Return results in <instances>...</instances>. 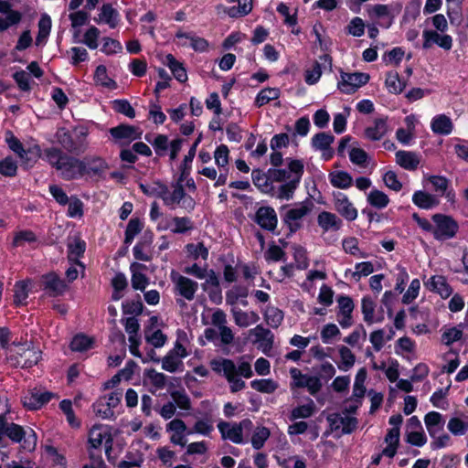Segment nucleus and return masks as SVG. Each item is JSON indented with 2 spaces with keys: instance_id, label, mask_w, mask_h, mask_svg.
<instances>
[{
  "instance_id": "28",
  "label": "nucleus",
  "mask_w": 468,
  "mask_h": 468,
  "mask_svg": "<svg viewBox=\"0 0 468 468\" xmlns=\"http://www.w3.org/2000/svg\"><path fill=\"white\" fill-rule=\"evenodd\" d=\"M118 17L119 14L116 9H114L112 5L104 4L99 14V22H103L111 28H115L118 25Z\"/></svg>"
},
{
  "instance_id": "12",
  "label": "nucleus",
  "mask_w": 468,
  "mask_h": 468,
  "mask_svg": "<svg viewBox=\"0 0 468 468\" xmlns=\"http://www.w3.org/2000/svg\"><path fill=\"white\" fill-rule=\"evenodd\" d=\"M172 281L175 283V292L184 299L192 301L195 299L196 292L198 290V283L190 278L183 275H172Z\"/></svg>"
},
{
  "instance_id": "20",
  "label": "nucleus",
  "mask_w": 468,
  "mask_h": 468,
  "mask_svg": "<svg viewBox=\"0 0 468 468\" xmlns=\"http://www.w3.org/2000/svg\"><path fill=\"white\" fill-rule=\"evenodd\" d=\"M317 223L324 232L337 231L343 226V221L335 214L322 211L317 217Z\"/></svg>"
},
{
  "instance_id": "57",
  "label": "nucleus",
  "mask_w": 468,
  "mask_h": 468,
  "mask_svg": "<svg viewBox=\"0 0 468 468\" xmlns=\"http://www.w3.org/2000/svg\"><path fill=\"white\" fill-rule=\"evenodd\" d=\"M122 322L125 328V332L129 335V341H133L134 339H141V336L139 335L140 324L135 317H128L125 320H122Z\"/></svg>"
},
{
  "instance_id": "30",
  "label": "nucleus",
  "mask_w": 468,
  "mask_h": 468,
  "mask_svg": "<svg viewBox=\"0 0 468 468\" xmlns=\"http://www.w3.org/2000/svg\"><path fill=\"white\" fill-rule=\"evenodd\" d=\"M413 203L423 209L431 208L439 204L438 199L424 191H416L412 197Z\"/></svg>"
},
{
  "instance_id": "63",
  "label": "nucleus",
  "mask_w": 468,
  "mask_h": 468,
  "mask_svg": "<svg viewBox=\"0 0 468 468\" xmlns=\"http://www.w3.org/2000/svg\"><path fill=\"white\" fill-rule=\"evenodd\" d=\"M37 240L35 233L31 230H21L15 234L13 239L14 247L23 246L26 242L31 243Z\"/></svg>"
},
{
  "instance_id": "17",
  "label": "nucleus",
  "mask_w": 468,
  "mask_h": 468,
  "mask_svg": "<svg viewBox=\"0 0 468 468\" xmlns=\"http://www.w3.org/2000/svg\"><path fill=\"white\" fill-rule=\"evenodd\" d=\"M422 37L424 38L423 48L428 49L433 44L438 45L440 48L450 50L452 46V38L449 35H441L437 31L424 30Z\"/></svg>"
},
{
  "instance_id": "4",
  "label": "nucleus",
  "mask_w": 468,
  "mask_h": 468,
  "mask_svg": "<svg viewBox=\"0 0 468 468\" xmlns=\"http://www.w3.org/2000/svg\"><path fill=\"white\" fill-rule=\"evenodd\" d=\"M209 364L214 372L226 378L232 393L242 390L246 387L245 382L237 376V368L233 360L220 357L212 359Z\"/></svg>"
},
{
  "instance_id": "33",
  "label": "nucleus",
  "mask_w": 468,
  "mask_h": 468,
  "mask_svg": "<svg viewBox=\"0 0 468 468\" xmlns=\"http://www.w3.org/2000/svg\"><path fill=\"white\" fill-rule=\"evenodd\" d=\"M238 3V6H231L226 10L230 17H239L248 15L252 9V0H229Z\"/></svg>"
},
{
  "instance_id": "49",
  "label": "nucleus",
  "mask_w": 468,
  "mask_h": 468,
  "mask_svg": "<svg viewBox=\"0 0 468 468\" xmlns=\"http://www.w3.org/2000/svg\"><path fill=\"white\" fill-rule=\"evenodd\" d=\"M28 281H20L14 286V302L16 305L24 304L28 297Z\"/></svg>"
},
{
  "instance_id": "16",
  "label": "nucleus",
  "mask_w": 468,
  "mask_h": 468,
  "mask_svg": "<svg viewBox=\"0 0 468 468\" xmlns=\"http://www.w3.org/2000/svg\"><path fill=\"white\" fill-rule=\"evenodd\" d=\"M255 222L263 229L273 232L278 219L275 210L271 207H261L255 214Z\"/></svg>"
},
{
  "instance_id": "51",
  "label": "nucleus",
  "mask_w": 468,
  "mask_h": 468,
  "mask_svg": "<svg viewBox=\"0 0 468 468\" xmlns=\"http://www.w3.org/2000/svg\"><path fill=\"white\" fill-rule=\"evenodd\" d=\"M299 184L298 176L296 178H292L290 181L280 186L278 189L277 197L280 199L289 200L292 197L294 190L297 188Z\"/></svg>"
},
{
  "instance_id": "14",
  "label": "nucleus",
  "mask_w": 468,
  "mask_h": 468,
  "mask_svg": "<svg viewBox=\"0 0 468 468\" xmlns=\"http://www.w3.org/2000/svg\"><path fill=\"white\" fill-rule=\"evenodd\" d=\"M334 205L335 210L346 220L353 221L356 218L357 210L344 193L334 194Z\"/></svg>"
},
{
  "instance_id": "6",
  "label": "nucleus",
  "mask_w": 468,
  "mask_h": 468,
  "mask_svg": "<svg viewBox=\"0 0 468 468\" xmlns=\"http://www.w3.org/2000/svg\"><path fill=\"white\" fill-rule=\"evenodd\" d=\"M252 428V421L250 419H244L239 423H229L227 421H220L218 424V429L221 433L223 440H229L230 441L240 444L243 443V430L250 431Z\"/></svg>"
},
{
  "instance_id": "19",
  "label": "nucleus",
  "mask_w": 468,
  "mask_h": 468,
  "mask_svg": "<svg viewBox=\"0 0 468 468\" xmlns=\"http://www.w3.org/2000/svg\"><path fill=\"white\" fill-rule=\"evenodd\" d=\"M43 289L48 292L49 296H58L62 294L67 285L56 273L50 272L42 276Z\"/></svg>"
},
{
  "instance_id": "11",
  "label": "nucleus",
  "mask_w": 468,
  "mask_h": 468,
  "mask_svg": "<svg viewBox=\"0 0 468 468\" xmlns=\"http://www.w3.org/2000/svg\"><path fill=\"white\" fill-rule=\"evenodd\" d=\"M369 75L362 72L341 73V81L338 83L339 90L346 94L355 92L358 88L367 83Z\"/></svg>"
},
{
  "instance_id": "46",
  "label": "nucleus",
  "mask_w": 468,
  "mask_h": 468,
  "mask_svg": "<svg viewBox=\"0 0 468 468\" xmlns=\"http://www.w3.org/2000/svg\"><path fill=\"white\" fill-rule=\"evenodd\" d=\"M145 139L153 145L154 152L157 155L164 156L166 154L170 144L168 137L166 135L158 134L155 136L154 141H151L149 139V136L146 135Z\"/></svg>"
},
{
  "instance_id": "29",
  "label": "nucleus",
  "mask_w": 468,
  "mask_h": 468,
  "mask_svg": "<svg viewBox=\"0 0 468 468\" xmlns=\"http://www.w3.org/2000/svg\"><path fill=\"white\" fill-rule=\"evenodd\" d=\"M145 268L143 264L133 262L131 265L132 286L135 290L144 291L148 284V278L139 271V270Z\"/></svg>"
},
{
  "instance_id": "58",
  "label": "nucleus",
  "mask_w": 468,
  "mask_h": 468,
  "mask_svg": "<svg viewBox=\"0 0 468 468\" xmlns=\"http://www.w3.org/2000/svg\"><path fill=\"white\" fill-rule=\"evenodd\" d=\"M368 14L370 16L377 18L389 17L390 20L387 27H389L392 23L393 16L391 15V7L388 5H375L368 10Z\"/></svg>"
},
{
  "instance_id": "26",
  "label": "nucleus",
  "mask_w": 468,
  "mask_h": 468,
  "mask_svg": "<svg viewBox=\"0 0 468 468\" xmlns=\"http://www.w3.org/2000/svg\"><path fill=\"white\" fill-rule=\"evenodd\" d=\"M388 133L387 118H378L374 121L373 125L368 126L365 130V136L371 141H378L382 139Z\"/></svg>"
},
{
  "instance_id": "44",
  "label": "nucleus",
  "mask_w": 468,
  "mask_h": 468,
  "mask_svg": "<svg viewBox=\"0 0 468 468\" xmlns=\"http://www.w3.org/2000/svg\"><path fill=\"white\" fill-rule=\"evenodd\" d=\"M447 428L453 435L465 434L468 431V417L463 419L452 418L448 422Z\"/></svg>"
},
{
  "instance_id": "7",
  "label": "nucleus",
  "mask_w": 468,
  "mask_h": 468,
  "mask_svg": "<svg viewBox=\"0 0 468 468\" xmlns=\"http://www.w3.org/2000/svg\"><path fill=\"white\" fill-rule=\"evenodd\" d=\"M172 186L173 191L170 193L168 187L165 186V194L163 196L165 205L174 207L175 205L182 203V207L186 209H194L195 201L191 197L186 196L182 183L178 181Z\"/></svg>"
},
{
  "instance_id": "43",
  "label": "nucleus",
  "mask_w": 468,
  "mask_h": 468,
  "mask_svg": "<svg viewBox=\"0 0 468 468\" xmlns=\"http://www.w3.org/2000/svg\"><path fill=\"white\" fill-rule=\"evenodd\" d=\"M280 96V90L277 88H266L261 90L256 97L255 104L261 107L271 101L278 99Z\"/></svg>"
},
{
  "instance_id": "60",
  "label": "nucleus",
  "mask_w": 468,
  "mask_h": 468,
  "mask_svg": "<svg viewBox=\"0 0 468 468\" xmlns=\"http://www.w3.org/2000/svg\"><path fill=\"white\" fill-rule=\"evenodd\" d=\"M69 258L78 260L85 251V242L79 238H74L69 245Z\"/></svg>"
},
{
  "instance_id": "59",
  "label": "nucleus",
  "mask_w": 468,
  "mask_h": 468,
  "mask_svg": "<svg viewBox=\"0 0 468 468\" xmlns=\"http://www.w3.org/2000/svg\"><path fill=\"white\" fill-rule=\"evenodd\" d=\"M143 224L138 218H132L125 230L124 243L130 244L134 237L142 230Z\"/></svg>"
},
{
  "instance_id": "2",
  "label": "nucleus",
  "mask_w": 468,
  "mask_h": 468,
  "mask_svg": "<svg viewBox=\"0 0 468 468\" xmlns=\"http://www.w3.org/2000/svg\"><path fill=\"white\" fill-rule=\"evenodd\" d=\"M40 354L31 342L13 343L6 353V359L15 367L27 368L37 364Z\"/></svg>"
},
{
  "instance_id": "38",
  "label": "nucleus",
  "mask_w": 468,
  "mask_h": 468,
  "mask_svg": "<svg viewBox=\"0 0 468 468\" xmlns=\"http://www.w3.org/2000/svg\"><path fill=\"white\" fill-rule=\"evenodd\" d=\"M315 412V404L312 399H309L308 403L298 406L291 411L290 419L292 420L297 419H307L313 416Z\"/></svg>"
},
{
  "instance_id": "54",
  "label": "nucleus",
  "mask_w": 468,
  "mask_h": 468,
  "mask_svg": "<svg viewBox=\"0 0 468 468\" xmlns=\"http://www.w3.org/2000/svg\"><path fill=\"white\" fill-rule=\"evenodd\" d=\"M5 140H6V143L8 144L9 148L12 151H14L15 153H16L21 159H23V160L26 159L27 161L28 160L27 159L28 153L24 149L21 142L16 137H15V135L12 133V132H10V131L6 132Z\"/></svg>"
},
{
  "instance_id": "42",
  "label": "nucleus",
  "mask_w": 468,
  "mask_h": 468,
  "mask_svg": "<svg viewBox=\"0 0 468 468\" xmlns=\"http://www.w3.org/2000/svg\"><path fill=\"white\" fill-rule=\"evenodd\" d=\"M335 137L334 135L327 133H318L312 139L313 147L323 151L328 150L331 147V144L334 143Z\"/></svg>"
},
{
  "instance_id": "21",
  "label": "nucleus",
  "mask_w": 468,
  "mask_h": 468,
  "mask_svg": "<svg viewBox=\"0 0 468 468\" xmlns=\"http://www.w3.org/2000/svg\"><path fill=\"white\" fill-rule=\"evenodd\" d=\"M427 431L431 438H436L443 431L444 421L441 413L431 411L424 417Z\"/></svg>"
},
{
  "instance_id": "24",
  "label": "nucleus",
  "mask_w": 468,
  "mask_h": 468,
  "mask_svg": "<svg viewBox=\"0 0 468 468\" xmlns=\"http://www.w3.org/2000/svg\"><path fill=\"white\" fill-rule=\"evenodd\" d=\"M399 428L393 427L388 431V433L385 437V442L388 444L385 449L382 451V454L388 458H393L396 453L399 444Z\"/></svg>"
},
{
  "instance_id": "50",
  "label": "nucleus",
  "mask_w": 468,
  "mask_h": 468,
  "mask_svg": "<svg viewBox=\"0 0 468 468\" xmlns=\"http://www.w3.org/2000/svg\"><path fill=\"white\" fill-rule=\"evenodd\" d=\"M367 201L372 207L383 208L388 206L389 198L384 192L374 189L368 194Z\"/></svg>"
},
{
  "instance_id": "3",
  "label": "nucleus",
  "mask_w": 468,
  "mask_h": 468,
  "mask_svg": "<svg viewBox=\"0 0 468 468\" xmlns=\"http://www.w3.org/2000/svg\"><path fill=\"white\" fill-rule=\"evenodd\" d=\"M4 436L8 437L14 442H22V447L32 452L37 446V435L33 430L29 432L24 428L14 422H8L5 415H0V441Z\"/></svg>"
},
{
  "instance_id": "13",
  "label": "nucleus",
  "mask_w": 468,
  "mask_h": 468,
  "mask_svg": "<svg viewBox=\"0 0 468 468\" xmlns=\"http://www.w3.org/2000/svg\"><path fill=\"white\" fill-rule=\"evenodd\" d=\"M104 441L106 452L112 450V438L109 428L103 425H94L89 433V442L93 449L99 448Z\"/></svg>"
},
{
  "instance_id": "53",
  "label": "nucleus",
  "mask_w": 468,
  "mask_h": 468,
  "mask_svg": "<svg viewBox=\"0 0 468 468\" xmlns=\"http://www.w3.org/2000/svg\"><path fill=\"white\" fill-rule=\"evenodd\" d=\"M51 29V19L48 15H44L38 21V34L36 38V44L40 45L49 35Z\"/></svg>"
},
{
  "instance_id": "48",
  "label": "nucleus",
  "mask_w": 468,
  "mask_h": 468,
  "mask_svg": "<svg viewBox=\"0 0 468 468\" xmlns=\"http://www.w3.org/2000/svg\"><path fill=\"white\" fill-rule=\"evenodd\" d=\"M270 435L271 432L268 428L263 426L257 427L254 430L251 437V444L253 448L256 450H260L261 448H262Z\"/></svg>"
},
{
  "instance_id": "35",
  "label": "nucleus",
  "mask_w": 468,
  "mask_h": 468,
  "mask_svg": "<svg viewBox=\"0 0 468 468\" xmlns=\"http://www.w3.org/2000/svg\"><path fill=\"white\" fill-rule=\"evenodd\" d=\"M74 133L75 137V154H80L87 151L89 144L87 142V136H88V129L86 127L80 126L74 128Z\"/></svg>"
},
{
  "instance_id": "27",
  "label": "nucleus",
  "mask_w": 468,
  "mask_h": 468,
  "mask_svg": "<svg viewBox=\"0 0 468 468\" xmlns=\"http://www.w3.org/2000/svg\"><path fill=\"white\" fill-rule=\"evenodd\" d=\"M431 126L433 133L445 135L450 134L453 128L452 120L445 114L434 117Z\"/></svg>"
},
{
  "instance_id": "34",
  "label": "nucleus",
  "mask_w": 468,
  "mask_h": 468,
  "mask_svg": "<svg viewBox=\"0 0 468 468\" xmlns=\"http://www.w3.org/2000/svg\"><path fill=\"white\" fill-rule=\"evenodd\" d=\"M165 64L169 67L171 69L174 77L180 82H185L187 80V75L186 69L183 67V65L178 62L175 57L171 54H168L165 57Z\"/></svg>"
},
{
  "instance_id": "55",
  "label": "nucleus",
  "mask_w": 468,
  "mask_h": 468,
  "mask_svg": "<svg viewBox=\"0 0 468 468\" xmlns=\"http://www.w3.org/2000/svg\"><path fill=\"white\" fill-rule=\"evenodd\" d=\"M264 317L270 326L277 328L283 320V313L276 307H268Z\"/></svg>"
},
{
  "instance_id": "18",
  "label": "nucleus",
  "mask_w": 468,
  "mask_h": 468,
  "mask_svg": "<svg viewBox=\"0 0 468 468\" xmlns=\"http://www.w3.org/2000/svg\"><path fill=\"white\" fill-rule=\"evenodd\" d=\"M250 335L255 337L254 342L260 344L259 347L261 348L264 354H268L271 350L274 335L271 330L261 325H257L250 330Z\"/></svg>"
},
{
  "instance_id": "25",
  "label": "nucleus",
  "mask_w": 468,
  "mask_h": 468,
  "mask_svg": "<svg viewBox=\"0 0 468 468\" xmlns=\"http://www.w3.org/2000/svg\"><path fill=\"white\" fill-rule=\"evenodd\" d=\"M396 162L402 168L414 171L420 165V157L414 152L400 150L396 153Z\"/></svg>"
},
{
  "instance_id": "37",
  "label": "nucleus",
  "mask_w": 468,
  "mask_h": 468,
  "mask_svg": "<svg viewBox=\"0 0 468 468\" xmlns=\"http://www.w3.org/2000/svg\"><path fill=\"white\" fill-rule=\"evenodd\" d=\"M233 318L237 325L248 327L259 320V315L254 312L246 313L241 310H233Z\"/></svg>"
},
{
  "instance_id": "52",
  "label": "nucleus",
  "mask_w": 468,
  "mask_h": 468,
  "mask_svg": "<svg viewBox=\"0 0 468 468\" xmlns=\"http://www.w3.org/2000/svg\"><path fill=\"white\" fill-rule=\"evenodd\" d=\"M343 250L353 256L358 258H367V254L361 251L358 248V240L355 237H349L343 240L342 242Z\"/></svg>"
},
{
  "instance_id": "31",
  "label": "nucleus",
  "mask_w": 468,
  "mask_h": 468,
  "mask_svg": "<svg viewBox=\"0 0 468 468\" xmlns=\"http://www.w3.org/2000/svg\"><path fill=\"white\" fill-rule=\"evenodd\" d=\"M329 180L333 186L342 189L348 188L353 184L352 176L345 171L331 172Z\"/></svg>"
},
{
  "instance_id": "39",
  "label": "nucleus",
  "mask_w": 468,
  "mask_h": 468,
  "mask_svg": "<svg viewBox=\"0 0 468 468\" xmlns=\"http://www.w3.org/2000/svg\"><path fill=\"white\" fill-rule=\"evenodd\" d=\"M57 140L66 151L71 154H75V141L73 136L67 129H58L57 132Z\"/></svg>"
},
{
  "instance_id": "15",
  "label": "nucleus",
  "mask_w": 468,
  "mask_h": 468,
  "mask_svg": "<svg viewBox=\"0 0 468 468\" xmlns=\"http://www.w3.org/2000/svg\"><path fill=\"white\" fill-rule=\"evenodd\" d=\"M52 397V393L41 391L37 388L30 389L22 398L23 405L28 410H37L48 403Z\"/></svg>"
},
{
  "instance_id": "5",
  "label": "nucleus",
  "mask_w": 468,
  "mask_h": 468,
  "mask_svg": "<svg viewBox=\"0 0 468 468\" xmlns=\"http://www.w3.org/2000/svg\"><path fill=\"white\" fill-rule=\"evenodd\" d=\"M313 208L314 203L306 199L286 211L283 222L289 228L291 233L296 232L303 227V218L311 213Z\"/></svg>"
},
{
  "instance_id": "56",
  "label": "nucleus",
  "mask_w": 468,
  "mask_h": 468,
  "mask_svg": "<svg viewBox=\"0 0 468 468\" xmlns=\"http://www.w3.org/2000/svg\"><path fill=\"white\" fill-rule=\"evenodd\" d=\"M140 189L147 196L157 197L162 199L164 194H165V185L160 182H154L152 185L140 184Z\"/></svg>"
},
{
  "instance_id": "41",
  "label": "nucleus",
  "mask_w": 468,
  "mask_h": 468,
  "mask_svg": "<svg viewBox=\"0 0 468 468\" xmlns=\"http://www.w3.org/2000/svg\"><path fill=\"white\" fill-rule=\"evenodd\" d=\"M361 305H362L361 308H362V313H363V315H364V320H365L366 323H367L368 324H371L374 322H380V321H382V317L378 319V320L374 319V313H375L376 304H375L374 301L370 297L365 296L362 299Z\"/></svg>"
},
{
  "instance_id": "40",
  "label": "nucleus",
  "mask_w": 468,
  "mask_h": 468,
  "mask_svg": "<svg viewBox=\"0 0 468 468\" xmlns=\"http://www.w3.org/2000/svg\"><path fill=\"white\" fill-rule=\"evenodd\" d=\"M93 338L83 334L76 335L71 343L70 349L75 352H84L92 346Z\"/></svg>"
},
{
  "instance_id": "22",
  "label": "nucleus",
  "mask_w": 468,
  "mask_h": 468,
  "mask_svg": "<svg viewBox=\"0 0 468 468\" xmlns=\"http://www.w3.org/2000/svg\"><path fill=\"white\" fill-rule=\"evenodd\" d=\"M111 135L116 140L133 141L141 137L142 133L132 125L121 124L110 129Z\"/></svg>"
},
{
  "instance_id": "61",
  "label": "nucleus",
  "mask_w": 468,
  "mask_h": 468,
  "mask_svg": "<svg viewBox=\"0 0 468 468\" xmlns=\"http://www.w3.org/2000/svg\"><path fill=\"white\" fill-rule=\"evenodd\" d=\"M171 398L174 403L181 410H189L191 409V401L185 390H175L171 392Z\"/></svg>"
},
{
  "instance_id": "23",
  "label": "nucleus",
  "mask_w": 468,
  "mask_h": 468,
  "mask_svg": "<svg viewBox=\"0 0 468 468\" xmlns=\"http://www.w3.org/2000/svg\"><path fill=\"white\" fill-rule=\"evenodd\" d=\"M426 286L431 291L440 294L442 298H448L452 292V287L447 282L446 278L441 275L432 276L426 283Z\"/></svg>"
},
{
  "instance_id": "62",
  "label": "nucleus",
  "mask_w": 468,
  "mask_h": 468,
  "mask_svg": "<svg viewBox=\"0 0 468 468\" xmlns=\"http://www.w3.org/2000/svg\"><path fill=\"white\" fill-rule=\"evenodd\" d=\"M186 250L194 260H197L199 257L203 260H207L208 257V250L201 242L197 244H187Z\"/></svg>"
},
{
  "instance_id": "9",
  "label": "nucleus",
  "mask_w": 468,
  "mask_h": 468,
  "mask_svg": "<svg viewBox=\"0 0 468 468\" xmlns=\"http://www.w3.org/2000/svg\"><path fill=\"white\" fill-rule=\"evenodd\" d=\"M82 176H87L90 178H103L109 169L108 163L97 155H87L81 159Z\"/></svg>"
},
{
  "instance_id": "1",
  "label": "nucleus",
  "mask_w": 468,
  "mask_h": 468,
  "mask_svg": "<svg viewBox=\"0 0 468 468\" xmlns=\"http://www.w3.org/2000/svg\"><path fill=\"white\" fill-rule=\"evenodd\" d=\"M45 154L48 162L59 172L62 179L69 181L82 177L81 159L55 147L47 149Z\"/></svg>"
},
{
  "instance_id": "64",
  "label": "nucleus",
  "mask_w": 468,
  "mask_h": 468,
  "mask_svg": "<svg viewBox=\"0 0 468 468\" xmlns=\"http://www.w3.org/2000/svg\"><path fill=\"white\" fill-rule=\"evenodd\" d=\"M183 366V363L180 359L176 357V356H173L168 353L162 359V368L165 371L174 373L179 369L180 367Z\"/></svg>"
},
{
  "instance_id": "47",
  "label": "nucleus",
  "mask_w": 468,
  "mask_h": 468,
  "mask_svg": "<svg viewBox=\"0 0 468 468\" xmlns=\"http://www.w3.org/2000/svg\"><path fill=\"white\" fill-rule=\"evenodd\" d=\"M338 351L341 357V364L338 365V367L341 370L347 371L355 365L356 356L352 351L345 346H339Z\"/></svg>"
},
{
  "instance_id": "8",
  "label": "nucleus",
  "mask_w": 468,
  "mask_h": 468,
  "mask_svg": "<svg viewBox=\"0 0 468 468\" xmlns=\"http://www.w3.org/2000/svg\"><path fill=\"white\" fill-rule=\"evenodd\" d=\"M122 393L118 391L112 392L108 396L101 397L92 408L94 413L101 419H113L114 409L120 404Z\"/></svg>"
},
{
  "instance_id": "36",
  "label": "nucleus",
  "mask_w": 468,
  "mask_h": 468,
  "mask_svg": "<svg viewBox=\"0 0 468 468\" xmlns=\"http://www.w3.org/2000/svg\"><path fill=\"white\" fill-rule=\"evenodd\" d=\"M385 84L388 91L394 94L402 92L406 87V82L400 80L396 71H390L387 74Z\"/></svg>"
},
{
  "instance_id": "45",
  "label": "nucleus",
  "mask_w": 468,
  "mask_h": 468,
  "mask_svg": "<svg viewBox=\"0 0 468 468\" xmlns=\"http://www.w3.org/2000/svg\"><path fill=\"white\" fill-rule=\"evenodd\" d=\"M250 386L253 389L267 394L273 393L278 388L277 382L271 378L252 380Z\"/></svg>"
},
{
  "instance_id": "32",
  "label": "nucleus",
  "mask_w": 468,
  "mask_h": 468,
  "mask_svg": "<svg viewBox=\"0 0 468 468\" xmlns=\"http://www.w3.org/2000/svg\"><path fill=\"white\" fill-rule=\"evenodd\" d=\"M94 81L96 85H100L110 90L117 88V83L108 76L106 67L103 65H100L96 68Z\"/></svg>"
},
{
  "instance_id": "10",
  "label": "nucleus",
  "mask_w": 468,
  "mask_h": 468,
  "mask_svg": "<svg viewBox=\"0 0 468 468\" xmlns=\"http://www.w3.org/2000/svg\"><path fill=\"white\" fill-rule=\"evenodd\" d=\"M432 219L435 223L433 229L435 239L443 240L455 236L458 230V225L451 217L435 214Z\"/></svg>"
}]
</instances>
